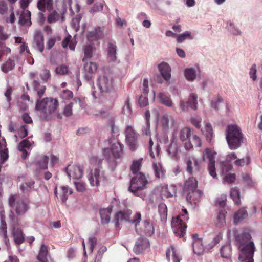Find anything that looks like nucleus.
<instances>
[{
  "instance_id": "obj_48",
  "label": "nucleus",
  "mask_w": 262,
  "mask_h": 262,
  "mask_svg": "<svg viewBox=\"0 0 262 262\" xmlns=\"http://www.w3.org/2000/svg\"><path fill=\"white\" fill-rule=\"evenodd\" d=\"M61 194L60 195V199L62 202L65 203L69 196V195L73 193V191L71 188H70L68 186H63L61 187Z\"/></svg>"
},
{
  "instance_id": "obj_47",
  "label": "nucleus",
  "mask_w": 262,
  "mask_h": 262,
  "mask_svg": "<svg viewBox=\"0 0 262 262\" xmlns=\"http://www.w3.org/2000/svg\"><path fill=\"white\" fill-rule=\"evenodd\" d=\"M153 142L150 138L149 142H148V151L149 153L151 156V157L153 159L155 158L156 157H158L159 152H160V146L159 145H157L156 148L154 149V151L152 150V146L153 145Z\"/></svg>"
},
{
  "instance_id": "obj_56",
  "label": "nucleus",
  "mask_w": 262,
  "mask_h": 262,
  "mask_svg": "<svg viewBox=\"0 0 262 262\" xmlns=\"http://www.w3.org/2000/svg\"><path fill=\"white\" fill-rule=\"evenodd\" d=\"M141 166V160H138L134 161L132 165L130 166V170L134 174L135 176L138 174V171L140 170Z\"/></svg>"
},
{
  "instance_id": "obj_15",
  "label": "nucleus",
  "mask_w": 262,
  "mask_h": 262,
  "mask_svg": "<svg viewBox=\"0 0 262 262\" xmlns=\"http://www.w3.org/2000/svg\"><path fill=\"white\" fill-rule=\"evenodd\" d=\"M32 46L34 49L38 50L39 52H43L45 48L44 36L41 31L37 30L34 32Z\"/></svg>"
},
{
  "instance_id": "obj_31",
  "label": "nucleus",
  "mask_w": 262,
  "mask_h": 262,
  "mask_svg": "<svg viewBox=\"0 0 262 262\" xmlns=\"http://www.w3.org/2000/svg\"><path fill=\"white\" fill-rule=\"evenodd\" d=\"M248 216L247 210L244 208L239 209L235 213L234 215V223L237 224L241 222L244 219L247 218Z\"/></svg>"
},
{
  "instance_id": "obj_24",
  "label": "nucleus",
  "mask_w": 262,
  "mask_h": 262,
  "mask_svg": "<svg viewBox=\"0 0 262 262\" xmlns=\"http://www.w3.org/2000/svg\"><path fill=\"white\" fill-rule=\"evenodd\" d=\"M104 36V28L100 27H95L93 30L89 31L87 34V38L89 41L100 39Z\"/></svg>"
},
{
  "instance_id": "obj_58",
  "label": "nucleus",
  "mask_w": 262,
  "mask_h": 262,
  "mask_svg": "<svg viewBox=\"0 0 262 262\" xmlns=\"http://www.w3.org/2000/svg\"><path fill=\"white\" fill-rule=\"evenodd\" d=\"M221 167L222 170V174H225L227 172L231 170L232 165L231 163L224 161L221 162Z\"/></svg>"
},
{
  "instance_id": "obj_32",
  "label": "nucleus",
  "mask_w": 262,
  "mask_h": 262,
  "mask_svg": "<svg viewBox=\"0 0 262 262\" xmlns=\"http://www.w3.org/2000/svg\"><path fill=\"white\" fill-rule=\"evenodd\" d=\"M112 212L111 208H103L100 210V215L101 223L103 224H108L110 221V215Z\"/></svg>"
},
{
  "instance_id": "obj_39",
  "label": "nucleus",
  "mask_w": 262,
  "mask_h": 262,
  "mask_svg": "<svg viewBox=\"0 0 262 262\" xmlns=\"http://www.w3.org/2000/svg\"><path fill=\"white\" fill-rule=\"evenodd\" d=\"M15 66V63L14 60L12 58H9L1 65V70L3 72L7 73L14 69Z\"/></svg>"
},
{
  "instance_id": "obj_3",
  "label": "nucleus",
  "mask_w": 262,
  "mask_h": 262,
  "mask_svg": "<svg viewBox=\"0 0 262 262\" xmlns=\"http://www.w3.org/2000/svg\"><path fill=\"white\" fill-rule=\"evenodd\" d=\"M189 217L186 209H182V213L171 221V227L174 233L179 237H183L186 233L187 226L185 221H188Z\"/></svg>"
},
{
  "instance_id": "obj_19",
  "label": "nucleus",
  "mask_w": 262,
  "mask_h": 262,
  "mask_svg": "<svg viewBox=\"0 0 262 262\" xmlns=\"http://www.w3.org/2000/svg\"><path fill=\"white\" fill-rule=\"evenodd\" d=\"M160 123L163 130L167 132L170 128L174 126L176 120L172 115L165 114L162 116Z\"/></svg>"
},
{
  "instance_id": "obj_12",
  "label": "nucleus",
  "mask_w": 262,
  "mask_h": 262,
  "mask_svg": "<svg viewBox=\"0 0 262 262\" xmlns=\"http://www.w3.org/2000/svg\"><path fill=\"white\" fill-rule=\"evenodd\" d=\"M9 205L15 208L17 215H23L29 209V204L23 200H18L15 202L14 195H11L9 198Z\"/></svg>"
},
{
  "instance_id": "obj_28",
  "label": "nucleus",
  "mask_w": 262,
  "mask_h": 262,
  "mask_svg": "<svg viewBox=\"0 0 262 262\" xmlns=\"http://www.w3.org/2000/svg\"><path fill=\"white\" fill-rule=\"evenodd\" d=\"M32 146V142L28 139L23 140L18 145V149L22 152L21 157L23 159H26L28 153L27 150L30 149Z\"/></svg>"
},
{
  "instance_id": "obj_62",
  "label": "nucleus",
  "mask_w": 262,
  "mask_h": 262,
  "mask_svg": "<svg viewBox=\"0 0 262 262\" xmlns=\"http://www.w3.org/2000/svg\"><path fill=\"white\" fill-rule=\"evenodd\" d=\"M28 126L26 125H22L18 130L19 136L21 138H23L28 135Z\"/></svg>"
},
{
  "instance_id": "obj_33",
  "label": "nucleus",
  "mask_w": 262,
  "mask_h": 262,
  "mask_svg": "<svg viewBox=\"0 0 262 262\" xmlns=\"http://www.w3.org/2000/svg\"><path fill=\"white\" fill-rule=\"evenodd\" d=\"M158 214L162 223L166 222L167 218V207L163 203H161L158 205Z\"/></svg>"
},
{
  "instance_id": "obj_25",
  "label": "nucleus",
  "mask_w": 262,
  "mask_h": 262,
  "mask_svg": "<svg viewBox=\"0 0 262 262\" xmlns=\"http://www.w3.org/2000/svg\"><path fill=\"white\" fill-rule=\"evenodd\" d=\"M200 72L198 67L187 68L184 70V76L187 80L192 82L196 78Z\"/></svg>"
},
{
  "instance_id": "obj_36",
  "label": "nucleus",
  "mask_w": 262,
  "mask_h": 262,
  "mask_svg": "<svg viewBox=\"0 0 262 262\" xmlns=\"http://www.w3.org/2000/svg\"><path fill=\"white\" fill-rule=\"evenodd\" d=\"M14 240L17 244H21L24 241V236L22 230L18 227H14L13 231Z\"/></svg>"
},
{
  "instance_id": "obj_27",
  "label": "nucleus",
  "mask_w": 262,
  "mask_h": 262,
  "mask_svg": "<svg viewBox=\"0 0 262 262\" xmlns=\"http://www.w3.org/2000/svg\"><path fill=\"white\" fill-rule=\"evenodd\" d=\"M158 69L163 78L168 81L171 77V68L168 63L162 62L158 66Z\"/></svg>"
},
{
  "instance_id": "obj_10",
  "label": "nucleus",
  "mask_w": 262,
  "mask_h": 262,
  "mask_svg": "<svg viewBox=\"0 0 262 262\" xmlns=\"http://www.w3.org/2000/svg\"><path fill=\"white\" fill-rule=\"evenodd\" d=\"M124 134L126 143L129 149L133 151L136 150L138 148L139 134L138 133L132 125H127Z\"/></svg>"
},
{
  "instance_id": "obj_6",
  "label": "nucleus",
  "mask_w": 262,
  "mask_h": 262,
  "mask_svg": "<svg viewBox=\"0 0 262 262\" xmlns=\"http://www.w3.org/2000/svg\"><path fill=\"white\" fill-rule=\"evenodd\" d=\"M223 235L221 233H218L213 239L210 243L205 248L203 245L202 239L198 237L197 234H193L192 236L193 250L194 253L200 255L203 253L205 249L209 250L212 248L215 245L219 243L222 239Z\"/></svg>"
},
{
  "instance_id": "obj_8",
  "label": "nucleus",
  "mask_w": 262,
  "mask_h": 262,
  "mask_svg": "<svg viewBox=\"0 0 262 262\" xmlns=\"http://www.w3.org/2000/svg\"><path fill=\"white\" fill-rule=\"evenodd\" d=\"M102 93H111L115 91L114 80L111 74L104 73L100 75L97 82Z\"/></svg>"
},
{
  "instance_id": "obj_57",
  "label": "nucleus",
  "mask_w": 262,
  "mask_h": 262,
  "mask_svg": "<svg viewBox=\"0 0 262 262\" xmlns=\"http://www.w3.org/2000/svg\"><path fill=\"white\" fill-rule=\"evenodd\" d=\"M69 68L65 64H61L56 67L55 72L57 74L63 75L69 73Z\"/></svg>"
},
{
  "instance_id": "obj_59",
  "label": "nucleus",
  "mask_w": 262,
  "mask_h": 262,
  "mask_svg": "<svg viewBox=\"0 0 262 262\" xmlns=\"http://www.w3.org/2000/svg\"><path fill=\"white\" fill-rule=\"evenodd\" d=\"M141 220V214L139 212H136L133 216V219H129V223L133 224L136 228H137V226L139 224Z\"/></svg>"
},
{
  "instance_id": "obj_52",
  "label": "nucleus",
  "mask_w": 262,
  "mask_h": 262,
  "mask_svg": "<svg viewBox=\"0 0 262 262\" xmlns=\"http://www.w3.org/2000/svg\"><path fill=\"white\" fill-rule=\"evenodd\" d=\"M98 68V65L96 63L93 62H87L84 66L85 72L88 73H94L96 71Z\"/></svg>"
},
{
  "instance_id": "obj_38",
  "label": "nucleus",
  "mask_w": 262,
  "mask_h": 262,
  "mask_svg": "<svg viewBox=\"0 0 262 262\" xmlns=\"http://www.w3.org/2000/svg\"><path fill=\"white\" fill-rule=\"evenodd\" d=\"M176 193V187L173 185H171L168 187L167 185L164 186L162 187L161 190V195L163 196L169 198L173 196Z\"/></svg>"
},
{
  "instance_id": "obj_46",
  "label": "nucleus",
  "mask_w": 262,
  "mask_h": 262,
  "mask_svg": "<svg viewBox=\"0 0 262 262\" xmlns=\"http://www.w3.org/2000/svg\"><path fill=\"white\" fill-rule=\"evenodd\" d=\"M221 256L224 258H229L231 255V246L230 244L223 246L220 249Z\"/></svg>"
},
{
  "instance_id": "obj_18",
  "label": "nucleus",
  "mask_w": 262,
  "mask_h": 262,
  "mask_svg": "<svg viewBox=\"0 0 262 262\" xmlns=\"http://www.w3.org/2000/svg\"><path fill=\"white\" fill-rule=\"evenodd\" d=\"M117 46L115 43L108 42L106 49V60L111 64L118 62L117 57Z\"/></svg>"
},
{
  "instance_id": "obj_21",
  "label": "nucleus",
  "mask_w": 262,
  "mask_h": 262,
  "mask_svg": "<svg viewBox=\"0 0 262 262\" xmlns=\"http://www.w3.org/2000/svg\"><path fill=\"white\" fill-rule=\"evenodd\" d=\"M136 231L138 234L143 233L147 236H151L154 233V228L149 220H145L142 222L141 228H136Z\"/></svg>"
},
{
  "instance_id": "obj_11",
  "label": "nucleus",
  "mask_w": 262,
  "mask_h": 262,
  "mask_svg": "<svg viewBox=\"0 0 262 262\" xmlns=\"http://www.w3.org/2000/svg\"><path fill=\"white\" fill-rule=\"evenodd\" d=\"M216 153L208 148H206L202 154V160L205 161L206 159L209 160L207 169L209 174L213 178L217 177L215 167V157Z\"/></svg>"
},
{
  "instance_id": "obj_45",
  "label": "nucleus",
  "mask_w": 262,
  "mask_h": 262,
  "mask_svg": "<svg viewBox=\"0 0 262 262\" xmlns=\"http://www.w3.org/2000/svg\"><path fill=\"white\" fill-rule=\"evenodd\" d=\"M203 134L206 136L208 141H210L213 137V132L211 125L209 123H207L204 129L201 128Z\"/></svg>"
},
{
  "instance_id": "obj_2",
  "label": "nucleus",
  "mask_w": 262,
  "mask_h": 262,
  "mask_svg": "<svg viewBox=\"0 0 262 262\" xmlns=\"http://www.w3.org/2000/svg\"><path fill=\"white\" fill-rule=\"evenodd\" d=\"M58 107V101L57 99L45 98L40 100H37L35 108L40 112L41 117L44 119H48Z\"/></svg>"
},
{
  "instance_id": "obj_42",
  "label": "nucleus",
  "mask_w": 262,
  "mask_h": 262,
  "mask_svg": "<svg viewBox=\"0 0 262 262\" xmlns=\"http://www.w3.org/2000/svg\"><path fill=\"white\" fill-rule=\"evenodd\" d=\"M187 104L189 107L193 110L198 109V96L194 93H191L188 99Z\"/></svg>"
},
{
  "instance_id": "obj_14",
  "label": "nucleus",
  "mask_w": 262,
  "mask_h": 262,
  "mask_svg": "<svg viewBox=\"0 0 262 262\" xmlns=\"http://www.w3.org/2000/svg\"><path fill=\"white\" fill-rule=\"evenodd\" d=\"M88 179L92 186H98L100 182L104 179L103 172L101 167L95 168L92 170L88 175Z\"/></svg>"
},
{
  "instance_id": "obj_37",
  "label": "nucleus",
  "mask_w": 262,
  "mask_h": 262,
  "mask_svg": "<svg viewBox=\"0 0 262 262\" xmlns=\"http://www.w3.org/2000/svg\"><path fill=\"white\" fill-rule=\"evenodd\" d=\"M48 255V246L42 244L40 248L39 252L37 256L38 260L40 262H47Z\"/></svg>"
},
{
  "instance_id": "obj_17",
  "label": "nucleus",
  "mask_w": 262,
  "mask_h": 262,
  "mask_svg": "<svg viewBox=\"0 0 262 262\" xmlns=\"http://www.w3.org/2000/svg\"><path fill=\"white\" fill-rule=\"evenodd\" d=\"M150 249L149 241L146 238L141 237L139 238L134 247V251L137 254L148 251Z\"/></svg>"
},
{
  "instance_id": "obj_43",
  "label": "nucleus",
  "mask_w": 262,
  "mask_h": 262,
  "mask_svg": "<svg viewBox=\"0 0 262 262\" xmlns=\"http://www.w3.org/2000/svg\"><path fill=\"white\" fill-rule=\"evenodd\" d=\"M76 45V41L72 39V37L70 35H67L62 42V46L63 48H66L69 45V48L72 51L75 50Z\"/></svg>"
},
{
  "instance_id": "obj_50",
  "label": "nucleus",
  "mask_w": 262,
  "mask_h": 262,
  "mask_svg": "<svg viewBox=\"0 0 262 262\" xmlns=\"http://www.w3.org/2000/svg\"><path fill=\"white\" fill-rule=\"evenodd\" d=\"M152 167L156 177L160 178L163 177L164 172L162 170L161 164L160 163L153 162Z\"/></svg>"
},
{
  "instance_id": "obj_7",
  "label": "nucleus",
  "mask_w": 262,
  "mask_h": 262,
  "mask_svg": "<svg viewBox=\"0 0 262 262\" xmlns=\"http://www.w3.org/2000/svg\"><path fill=\"white\" fill-rule=\"evenodd\" d=\"M147 183L145 176L139 172L132 178L128 190L137 196H141V191L146 188Z\"/></svg>"
},
{
  "instance_id": "obj_1",
  "label": "nucleus",
  "mask_w": 262,
  "mask_h": 262,
  "mask_svg": "<svg viewBox=\"0 0 262 262\" xmlns=\"http://www.w3.org/2000/svg\"><path fill=\"white\" fill-rule=\"evenodd\" d=\"M226 138L231 150L238 148L243 142V134L239 127L236 124L228 125L226 130Z\"/></svg>"
},
{
  "instance_id": "obj_35",
  "label": "nucleus",
  "mask_w": 262,
  "mask_h": 262,
  "mask_svg": "<svg viewBox=\"0 0 262 262\" xmlns=\"http://www.w3.org/2000/svg\"><path fill=\"white\" fill-rule=\"evenodd\" d=\"M158 97L162 104L168 107H173V103L169 94L165 93H160Z\"/></svg>"
},
{
  "instance_id": "obj_26",
  "label": "nucleus",
  "mask_w": 262,
  "mask_h": 262,
  "mask_svg": "<svg viewBox=\"0 0 262 262\" xmlns=\"http://www.w3.org/2000/svg\"><path fill=\"white\" fill-rule=\"evenodd\" d=\"M166 258L168 262H180L179 252L173 246H170L166 252Z\"/></svg>"
},
{
  "instance_id": "obj_22",
  "label": "nucleus",
  "mask_w": 262,
  "mask_h": 262,
  "mask_svg": "<svg viewBox=\"0 0 262 262\" xmlns=\"http://www.w3.org/2000/svg\"><path fill=\"white\" fill-rule=\"evenodd\" d=\"M132 211L130 210L120 211L117 212L115 216L116 226L118 227L120 223L123 222L129 223V219L131 218Z\"/></svg>"
},
{
  "instance_id": "obj_5",
  "label": "nucleus",
  "mask_w": 262,
  "mask_h": 262,
  "mask_svg": "<svg viewBox=\"0 0 262 262\" xmlns=\"http://www.w3.org/2000/svg\"><path fill=\"white\" fill-rule=\"evenodd\" d=\"M198 181L194 177H190L186 181L184 187V192L186 195V200L188 202H194L201 194L197 189Z\"/></svg>"
},
{
  "instance_id": "obj_49",
  "label": "nucleus",
  "mask_w": 262,
  "mask_h": 262,
  "mask_svg": "<svg viewBox=\"0 0 262 262\" xmlns=\"http://www.w3.org/2000/svg\"><path fill=\"white\" fill-rule=\"evenodd\" d=\"M230 196L236 204L241 203L240 192L237 187H234L231 189Z\"/></svg>"
},
{
  "instance_id": "obj_9",
  "label": "nucleus",
  "mask_w": 262,
  "mask_h": 262,
  "mask_svg": "<svg viewBox=\"0 0 262 262\" xmlns=\"http://www.w3.org/2000/svg\"><path fill=\"white\" fill-rule=\"evenodd\" d=\"M123 145L119 142L114 143L112 145V148H104L103 154L106 159L112 164L116 165L115 160L119 159L123 153Z\"/></svg>"
},
{
  "instance_id": "obj_64",
  "label": "nucleus",
  "mask_w": 262,
  "mask_h": 262,
  "mask_svg": "<svg viewBox=\"0 0 262 262\" xmlns=\"http://www.w3.org/2000/svg\"><path fill=\"white\" fill-rule=\"evenodd\" d=\"M97 239L94 236H91L88 239V244L89 245V249L91 253L94 251V248L97 244Z\"/></svg>"
},
{
  "instance_id": "obj_41",
  "label": "nucleus",
  "mask_w": 262,
  "mask_h": 262,
  "mask_svg": "<svg viewBox=\"0 0 262 262\" xmlns=\"http://www.w3.org/2000/svg\"><path fill=\"white\" fill-rule=\"evenodd\" d=\"M194 38V35L190 31H185L184 33L178 34L177 41L178 43H182L185 40H192Z\"/></svg>"
},
{
  "instance_id": "obj_40",
  "label": "nucleus",
  "mask_w": 262,
  "mask_h": 262,
  "mask_svg": "<svg viewBox=\"0 0 262 262\" xmlns=\"http://www.w3.org/2000/svg\"><path fill=\"white\" fill-rule=\"evenodd\" d=\"M49 158L47 156H42L37 159L36 161L37 169H46L48 167Z\"/></svg>"
},
{
  "instance_id": "obj_30",
  "label": "nucleus",
  "mask_w": 262,
  "mask_h": 262,
  "mask_svg": "<svg viewBox=\"0 0 262 262\" xmlns=\"http://www.w3.org/2000/svg\"><path fill=\"white\" fill-rule=\"evenodd\" d=\"M53 0H38L37 7L42 12H45L46 9L51 11L53 9Z\"/></svg>"
},
{
  "instance_id": "obj_54",
  "label": "nucleus",
  "mask_w": 262,
  "mask_h": 262,
  "mask_svg": "<svg viewBox=\"0 0 262 262\" xmlns=\"http://www.w3.org/2000/svg\"><path fill=\"white\" fill-rule=\"evenodd\" d=\"M190 122L196 128L201 129V122H202V118L201 116L199 115H195L192 116L190 118Z\"/></svg>"
},
{
  "instance_id": "obj_44",
  "label": "nucleus",
  "mask_w": 262,
  "mask_h": 262,
  "mask_svg": "<svg viewBox=\"0 0 262 262\" xmlns=\"http://www.w3.org/2000/svg\"><path fill=\"white\" fill-rule=\"evenodd\" d=\"M32 84L34 90L37 93L38 96L41 98L43 95L46 90V86H40L39 81L38 80H34L33 81Z\"/></svg>"
},
{
  "instance_id": "obj_34",
  "label": "nucleus",
  "mask_w": 262,
  "mask_h": 262,
  "mask_svg": "<svg viewBox=\"0 0 262 262\" xmlns=\"http://www.w3.org/2000/svg\"><path fill=\"white\" fill-rule=\"evenodd\" d=\"M192 131L193 129L189 127H185L182 128L179 133V138L180 140L182 142L189 140Z\"/></svg>"
},
{
  "instance_id": "obj_20",
  "label": "nucleus",
  "mask_w": 262,
  "mask_h": 262,
  "mask_svg": "<svg viewBox=\"0 0 262 262\" xmlns=\"http://www.w3.org/2000/svg\"><path fill=\"white\" fill-rule=\"evenodd\" d=\"M66 171L68 177L71 179H79L83 175V170L82 168L78 165H69L66 168Z\"/></svg>"
},
{
  "instance_id": "obj_23",
  "label": "nucleus",
  "mask_w": 262,
  "mask_h": 262,
  "mask_svg": "<svg viewBox=\"0 0 262 262\" xmlns=\"http://www.w3.org/2000/svg\"><path fill=\"white\" fill-rule=\"evenodd\" d=\"M31 15L30 11L28 10H23L19 14L18 24L23 27L31 26L32 25Z\"/></svg>"
},
{
  "instance_id": "obj_13",
  "label": "nucleus",
  "mask_w": 262,
  "mask_h": 262,
  "mask_svg": "<svg viewBox=\"0 0 262 262\" xmlns=\"http://www.w3.org/2000/svg\"><path fill=\"white\" fill-rule=\"evenodd\" d=\"M186 170L191 175H197L200 174L201 170V162L196 158H193L191 160L190 158L186 159Z\"/></svg>"
},
{
  "instance_id": "obj_60",
  "label": "nucleus",
  "mask_w": 262,
  "mask_h": 262,
  "mask_svg": "<svg viewBox=\"0 0 262 262\" xmlns=\"http://www.w3.org/2000/svg\"><path fill=\"white\" fill-rule=\"evenodd\" d=\"M123 113L127 116H129L132 114V110L129 104V100L127 98L124 103V105L122 108Z\"/></svg>"
},
{
  "instance_id": "obj_51",
  "label": "nucleus",
  "mask_w": 262,
  "mask_h": 262,
  "mask_svg": "<svg viewBox=\"0 0 262 262\" xmlns=\"http://www.w3.org/2000/svg\"><path fill=\"white\" fill-rule=\"evenodd\" d=\"M34 187V182L30 181L28 182H25L21 184L20 189L24 193H27L32 189Z\"/></svg>"
},
{
  "instance_id": "obj_16",
  "label": "nucleus",
  "mask_w": 262,
  "mask_h": 262,
  "mask_svg": "<svg viewBox=\"0 0 262 262\" xmlns=\"http://www.w3.org/2000/svg\"><path fill=\"white\" fill-rule=\"evenodd\" d=\"M176 132H174L172 135V140L167 149L169 155L174 160H177L179 158V152L180 147V144L176 140Z\"/></svg>"
},
{
  "instance_id": "obj_63",
  "label": "nucleus",
  "mask_w": 262,
  "mask_h": 262,
  "mask_svg": "<svg viewBox=\"0 0 262 262\" xmlns=\"http://www.w3.org/2000/svg\"><path fill=\"white\" fill-rule=\"evenodd\" d=\"M60 39V37L59 36L53 37L49 38L47 41L46 48L49 50L51 49L54 46L56 41Z\"/></svg>"
},
{
  "instance_id": "obj_61",
  "label": "nucleus",
  "mask_w": 262,
  "mask_h": 262,
  "mask_svg": "<svg viewBox=\"0 0 262 262\" xmlns=\"http://www.w3.org/2000/svg\"><path fill=\"white\" fill-rule=\"evenodd\" d=\"M81 16L80 15H76L73 18L71 21V26L76 31L79 30V23L81 20Z\"/></svg>"
},
{
  "instance_id": "obj_29",
  "label": "nucleus",
  "mask_w": 262,
  "mask_h": 262,
  "mask_svg": "<svg viewBox=\"0 0 262 262\" xmlns=\"http://www.w3.org/2000/svg\"><path fill=\"white\" fill-rule=\"evenodd\" d=\"M226 215L225 211L221 209L216 214L214 224L218 228L224 227L226 224Z\"/></svg>"
},
{
  "instance_id": "obj_4",
  "label": "nucleus",
  "mask_w": 262,
  "mask_h": 262,
  "mask_svg": "<svg viewBox=\"0 0 262 262\" xmlns=\"http://www.w3.org/2000/svg\"><path fill=\"white\" fill-rule=\"evenodd\" d=\"M239 250L238 259L241 262H253V255L255 251V246L252 241L245 242L239 241L238 244Z\"/></svg>"
},
{
  "instance_id": "obj_53",
  "label": "nucleus",
  "mask_w": 262,
  "mask_h": 262,
  "mask_svg": "<svg viewBox=\"0 0 262 262\" xmlns=\"http://www.w3.org/2000/svg\"><path fill=\"white\" fill-rule=\"evenodd\" d=\"M226 28L231 33L234 35H240L241 34V31L231 21L227 23Z\"/></svg>"
},
{
  "instance_id": "obj_55",
  "label": "nucleus",
  "mask_w": 262,
  "mask_h": 262,
  "mask_svg": "<svg viewBox=\"0 0 262 262\" xmlns=\"http://www.w3.org/2000/svg\"><path fill=\"white\" fill-rule=\"evenodd\" d=\"M83 50L84 57L82 59V61L85 62L86 58H90L92 57L93 53V48L91 45H88L84 46Z\"/></svg>"
}]
</instances>
